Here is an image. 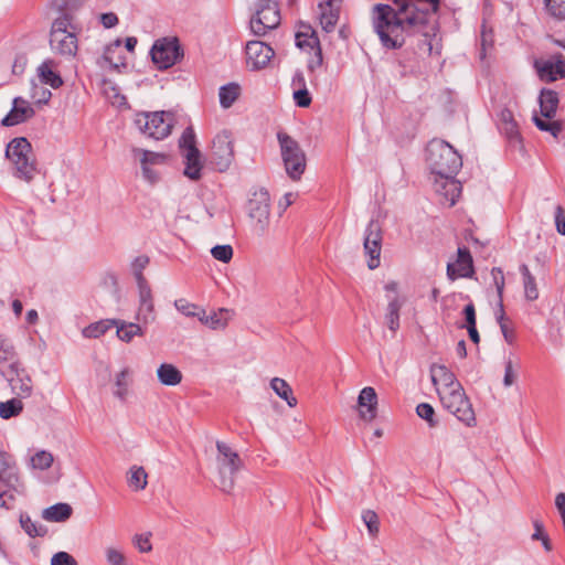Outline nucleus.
Wrapping results in <instances>:
<instances>
[{"label":"nucleus","mask_w":565,"mask_h":565,"mask_svg":"<svg viewBox=\"0 0 565 565\" xmlns=\"http://www.w3.org/2000/svg\"><path fill=\"white\" fill-rule=\"evenodd\" d=\"M440 2H392L377 3L372 12V25L386 50H397L405 44L407 35L420 33L418 49L431 55L440 54L437 23L430 21Z\"/></svg>","instance_id":"obj_1"},{"label":"nucleus","mask_w":565,"mask_h":565,"mask_svg":"<svg viewBox=\"0 0 565 565\" xmlns=\"http://www.w3.org/2000/svg\"><path fill=\"white\" fill-rule=\"evenodd\" d=\"M426 161L435 175L443 180V194L454 205L460 195L461 185L455 179L462 167L460 154L444 140H431L426 148Z\"/></svg>","instance_id":"obj_2"},{"label":"nucleus","mask_w":565,"mask_h":565,"mask_svg":"<svg viewBox=\"0 0 565 565\" xmlns=\"http://www.w3.org/2000/svg\"><path fill=\"white\" fill-rule=\"evenodd\" d=\"M14 358V348L2 341V377L7 381L12 395L26 398L32 394V380L26 370Z\"/></svg>","instance_id":"obj_3"},{"label":"nucleus","mask_w":565,"mask_h":565,"mask_svg":"<svg viewBox=\"0 0 565 565\" xmlns=\"http://www.w3.org/2000/svg\"><path fill=\"white\" fill-rule=\"evenodd\" d=\"M6 158L11 162L13 175L30 182L36 174L32 146L24 137L12 139L6 147Z\"/></svg>","instance_id":"obj_4"},{"label":"nucleus","mask_w":565,"mask_h":565,"mask_svg":"<svg viewBox=\"0 0 565 565\" xmlns=\"http://www.w3.org/2000/svg\"><path fill=\"white\" fill-rule=\"evenodd\" d=\"M2 508L13 509L25 497V486L19 477L13 458L2 451Z\"/></svg>","instance_id":"obj_5"},{"label":"nucleus","mask_w":565,"mask_h":565,"mask_svg":"<svg viewBox=\"0 0 565 565\" xmlns=\"http://www.w3.org/2000/svg\"><path fill=\"white\" fill-rule=\"evenodd\" d=\"M286 173L292 181L301 179L306 170V154L299 143L284 131L277 134Z\"/></svg>","instance_id":"obj_6"},{"label":"nucleus","mask_w":565,"mask_h":565,"mask_svg":"<svg viewBox=\"0 0 565 565\" xmlns=\"http://www.w3.org/2000/svg\"><path fill=\"white\" fill-rule=\"evenodd\" d=\"M443 406L451 413L458 420L468 427L477 424L476 414L472 404L467 396L462 385H457L444 395L438 392Z\"/></svg>","instance_id":"obj_7"},{"label":"nucleus","mask_w":565,"mask_h":565,"mask_svg":"<svg viewBox=\"0 0 565 565\" xmlns=\"http://www.w3.org/2000/svg\"><path fill=\"white\" fill-rule=\"evenodd\" d=\"M174 116L170 111H152L138 114L135 124L146 136L162 140L171 134Z\"/></svg>","instance_id":"obj_8"},{"label":"nucleus","mask_w":565,"mask_h":565,"mask_svg":"<svg viewBox=\"0 0 565 565\" xmlns=\"http://www.w3.org/2000/svg\"><path fill=\"white\" fill-rule=\"evenodd\" d=\"M216 448L218 451L220 489L230 493L234 488L235 475L241 469L242 460L238 454L223 441H216Z\"/></svg>","instance_id":"obj_9"},{"label":"nucleus","mask_w":565,"mask_h":565,"mask_svg":"<svg viewBox=\"0 0 565 565\" xmlns=\"http://www.w3.org/2000/svg\"><path fill=\"white\" fill-rule=\"evenodd\" d=\"M247 214L255 221L256 231L263 235L269 225L270 195L264 188L252 192L247 201Z\"/></svg>","instance_id":"obj_10"},{"label":"nucleus","mask_w":565,"mask_h":565,"mask_svg":"<svg viewBox=\"0 0 565 565\" xmlns=\"http://www.w3.org/2000/svg\"><path fill=\"white\" fill-rule=\"evenodd\" d=\"M280 20L278 2H265L250 18V32L258 38L265 36L268 31L276 29L280 24Z\"/></svg>","instance_id":"obj_11"},{"label":"nucleus","mask_w":565,"mask_h":565,"mask_svg":"<svg viewBox=\"0 0 565 565\" xmlns=\"http://www.w3.org/2000/svg\"><path fill=\"white\" fill-rule=\"evenodd\" d=\"M150 55L158 68L166 70L183 56V50L177 38H162L154 42Z\"/></svg>","instance_id":"obj_12"},{"label":"nucleus","mask_w":565,"mask_h":565,"mask_svg":"<svg viewBox=\"0 0 565 565\" xmlns=\"http://www.w3.org/2000/svg\"><path fill=\"white\" fill-rule=\"evenodd\" d=\"M234 160L233 139L230 131L217 134L213 141L210 153L211 164L220 172L226 171Z\"/></svg>","instance_id":"obj_13"},{"label":"nucleus","mask_w":565,"mask_h":565,"mask_svg":"<svg viewBox=\"0 0 565 565\" xmlns=\"http://www.w3.org/2000/svg\"><path fill=\"white\" fill-rule=\"evenodd\" d=\"M382 242V225L377 220H371L363 236L364 255L367 257V267L371 270L376 269L381 264Z\"/></svg>","instance_id":"obj_14"},{"label":"nucleus","mask_w":565,"mask_h":565,"mask_svg":"<svg viewBox=\"0 0 565 565\" xmlns=\"http://www.w3.org/2000/svg\"><path fill=\"white\" fill-rule=\"evenodd\" d=\"M246 65L252 71H260L268 66L275 55L274 49L259 40L247 41L245 45Z\"/></svg>","instance_id":"obj_15"},{"label":"nucleus","mask_w":565,"mask_h":565,"mask_svg":"<svg viewBox=\"0 0 565 565\" xmlns=\"http://www.w3.org/2000/svg\"><path fill=\"white\" fill-rule=\"evenodd\" d=\"M35 115L31 103L22 97H15L11 110L2 118V126H15L28 121Z\"/></svg>","instance_id":"obj_16"},{"label":"nucleus","mask_w":565,"mask_h":565,"mask_svg":"<svg viewBox=\"0 0 565 565\" xmlns=\"http://www.w3.org/2000/svg\"><path fill=\"white\" fill-rule=\"evenodd\" d=\"M50 45L54 53L64 57H74L77 53V36L74 32L57 33L50 36Z\"/></svg>","instance_id":"obj_17"},{"label":"nucleus","mask_w":565,"mask_h":565,"mask_svg":"<svg viewBox=\"0 0 565 565\" xmlns=\"http://www.w3.org/2000/svg\"><path fill=\"white\" fill-rule=\"evenodd\" d=\"M315 13L322 30L330 33L334 30L340 18L339 2H318Z\"/></svg>","instance_id":"obj_18"},{"label":"nucleus","mask_w":565,"mask_h":565,"mask_svg":"<svg viewBox=\"0 0 565 565\" xmlns=\"http://www.w3.org/2000/svg\"><path fill=\"white\" fill-rule=\"evenodd\" d=\"M457 264H448L447 276L454 280L457 277H471L473 275L472 257L467 247H459L457 250Z\"/></svg>","instance_id":"obj_19"},{"label":"nucleus","mask_w":565,"mask_h":565,"mask_svg":"<svg viewBox=\"0 0 565 565\" xmlns=\"http://www.w3.org/2000/svg\"><path fill=\"white\" fill-rule=\"evenodd\" d=\"M535 66L542 81L554 82L565 77V61L561 55L547 61L536 62Z\"/></svg>","instance_id":"obj_20"},{"label":"nucleus","mask_w":565,"mask_h":565,"mask_svg":"<svg viewBox=\"0 0 565 565\" xmlns=\"http://www.w3.org/2000/svg\"><path fill=\"white\" fill-rule=\"evenodd\" d=\"M139 289V308L138 319L145 324L150 323L154 320V306L151 288L147 282L138 284Z\"/></svg>","instance_id":"obj_21"},{"label":"nucleus","mask_w":565,"mask_h":565,"mask_svg":"<svg viewBox=\"0 0 565 565\" xmlns=\"http://www.w3.org/2000/svg\"><path fill=\"white\" fill-rule=\"evenodd\" d=\"M499 129L501 134L507 138L508 142L518 147L522 143L521 134L519 126L513 118V114L509 109H503L500 114Z\"/></svg>","instance_id":"obj_22"},{"label":"nucleus","mask_w":565,"mask_h":565,"mask_svg":"<svg viewBox=\"0 0 565 565\" xmlns=\"http://www.w3.org/2000/svg\"><path fill=\"white\" fill-rule=\"evenodd\" d=\"M360 415L365 420H373L376 417L377 394L371 386L364 387L358 397Z\"/></svg>","instance_id":"obj_23"},{"label":"nucleus","mask_w":565,"mask_h":565,"mask_svg":"<svg viewBox=\"0 0 565 565\" xmlns=\"http://www.w3.org/2000/svg\"><path fill=\"white\" fill-rule=\"evenodd\" d=\"M430 380L434 386H437L439 382H441L445 387L450 391L455 390L457 385H461L456 375L444 364H431L430 365Z\"/></svg>","instance_id":"obj_24"},{"label":"nucleus","mask_w":565,"mask_h":565,"mask_svg":"<svg viewBox=\"0 0 565 565\" xmlns=\"http://www.w3.org/2000/svg\"><path fill=\"white\" fill-rule=\"evenodd\" d=\"M56 63L47 58L38 66L36 73L41 83L56 89L63 85L61 75L55 71Z\"/></svg>","instance_id":"obj_25"},{"label":"nucleus","mask_w":565,"mask_h":565,"mask_svg":"<svg viewBox=\"0 0 565 565\" xmlns=\"http://www.w3.org/2000/svg\"><path fill=\"white\" fill-rule=\"evenodd\" d=\"M296 45L301 50L312 51L320 46V41L315 29L309 25L301 23L295 35Z\"/></svg>","instance_id":"obj_26"},{"label":"nucleus","mask_w":565,"mask_h":565,"mask_svg":"<svg viewBox=\"0 0 565 565\" xmlns=\"http://www.w3.org/2000/svg\"><path fill=\"white\" fill-rule=\"evenodd\" d=\"M184 175L189 179L196 181L201 179V152L199 149H191L190 151L184 152Z\"/></svg>","instance_id":"obj_27"},{"label":"nucleus","mask_w":565,"mask_h":565,"mask_svg":"<svg viewBox=\"0 0 565 565\" xmlns=\"http://www.w3.org/2000/svg\"><path fill=\"white\" fill-rule=\"evenodd\" d=\"M541 115L547 119H552L558 106V95L556 92L547 88L541 90L540 97Z\"/></svg>","instance_id":"obj_28"},{"label":"nucleus","mask_w":565,"mask_h":565,"mask_svg":"<svg viewBox=\"0 0 565 565\" xmlns=\"http://www.w3.org/2000/svg\"><path fill=\"white\" fill-rule=\"evenodd\" d=\"M157 376L159 382L167 386L179 385L183 379L181 371L171 363L160 364L157 370Z\"/></svg>","instance_id":"obj_29"},{"label":"nucleus","mask_w":565,"mask_h":565,"mask_svg":"<svg viewBox=\"0 0 565 565\" xmlns=\"http://www.w3.org/2000/svg\"><path fill=\"white\" fill-rule=\"evenodd\" d=\"M231 311L225 308L218 309V311L211 315H206L205 310H201L199 320L210 327L211 329H224L230 320Z\"/></svg>","instance_id":"obj_30"},{"label":"nucleus","mask_w":565,"mask_h":565,"mask_svg":"<svg viewBox=\"0 0 565 565\" xmlns=\"http://www.w3.org/2000/svg\"><path fill=\"white\" fill-rule=\"evenodd\" d=\"M73 509L68 503H56L42 511V518L49 522H65L71 518Z\"/></svg>","instance_id":"obj_31"},{"label":"nucleus","mask_w":565,"mask_h":565,"mask_svg":"<svg viewBox=\"0 0 565 565\" xmlns=\"http://www.w3.org/2000/svg\"><path fill=\"white\" fill-rule=\"evenodd\" d=\"M115 327L117 328V337L126 343H129L135 337H142L145 334L141 326L134 322L116 319Z\"/></svg>","instance_id":"obj_32"},{"label":"nucleus","mask_w":565,"mask_h":565,"mask_svg":"<svg viewBox=\"0 0 565 565\" xmlns=\"http://www.w3.org/2000/svg\"><path fill=\"white\" fill-rule=\"evenodd\" d=\"M132 383L131 371L128 367L121 370L115 379L114 395L120 401H126L129 386Z\"/></svg>","instance_id":"obj_33"},{"label":"nucleus","mask_w":565,"mask_h":565,"mask_svg":"<svg viewBox=\"0 0 565 565\" xmlns=\"http://www.w3.org/2000/svg\"><path fill=\"white\" fill-rule=\"evenodd\" d=\"M495 319L500 326V330L507 343L514 344L516 340L514 328L511 326L509 319L505 317L503 303H498V310L495 312Z\"/></svg>","instance_id":"obj_34"},{"label":"nucleus","mask_w":565,"mask_h":565,"mask_svg":"<svg viewBox=\"0 0 565 565\" xmlns=\"http://www.w3.org/2000/svg\"><path fill=\"white\" fill-rule=\"evenodd\" d=\"M270 387L281 399L286 401L290 407L297 405V398L294 396L290 385L284 379L274 377L270 381Z\"/></svg>","instance_id":"obj_35"},{"label":"nucleus","mask_w":565,"mask_h":565,"mask_svg":"<svg viewBox=\"0 0 565 565\" xmlns=\"http://www.w3.org/2000/svg\"><path fill=\"white\" fill-rule=\"evenodd\" d=\"M520 273L523 278L525 298L530 301L536 300L539 298V289L536 286L535 277L531 274L527 265L525 264L520 266Z\"/></svg>","instance_id":"obj_36"},{"label":"nucleus","mask_w":565,"mask_h":565,"mask_svg":"<svg viewBox=\"0 0 565 565\" xmlns=\"http://www.w3.org/2000/svg\"><path fill=\"white\" fill-rule=\"evenodd\" d=\"M241 95V86L237 83H228L220 88V104L223 108H230Z\"/></svg>","instance_id":"obj_37"},{"label":"nucleus","mask_w":565,"mask_h":565,"mask_svg":"<svg viewBox=\"0 0 565 565\" xmlns=\"http://www.w3.org/2000/svg\"><path fill=\"white\" fill-rule=\"evenodd\" d=\"M148 473L143 467L132 466L129 470L128 484L135 491L143 490L148 484Z\"/></svg>","instance_id":"obj_38"},{"label":"nucleus","mask_w":565,"mask_h":565,"mask_svg":"<svg viewBox=\"0 0 565 565\" xmlns=\"http://www.w3.org/2000/svg\"><path fill=\"white\" fill-rule=\"evenodd\" d=\"M401 307H402V302L397 298H394L387 305V312L385 315V319H386L388 329L394 333L399 328Z\"/></svg>","instance_id":"obj_39"},{"label":"nucleus","mask_w":565,"mask_h":565,"mask_svg":"<svg viewBox=\"0 0 565 565\" xmlns=\"http://www.w3.org/2000/svg\"><path fill=\"white\" fill-rule=\"evenodd\" d=\"M116 319H105L98 322L92 323L83 330L85 338H99L105 334L107 330L115 327Z\"/></svg>","instance_id":"obj_40"},{"label":"nucleus","mask_w":565,"mask_h":565,"mask_svg":"<svg viewBox=\"0 0 565 565\" xmlns=\"http://www.w3.org/2000/svg\"><path fill=\"white\" fill-rule=\"evenodd\" d=\"M19 521L21 527L30 537H42L47 533V529L44 525L36 524L35 522H33L26 513H21Z\"/></svg>","instance_id":"obj_41"},{"label":"nucleus","mask_w":565,"mask_h":565,"mask_svg":"<svg viewBox=\"0 0 565 565\" xmlns=\"http://www.w3.org/2000/svg\"><path fill=\"white\" fill-rule=\"evenodd\" d=\"M23 411L22 398L14 396L2 402V419L18 416Z\"/></svg>","instance_id":"obj_42"},{"label":"nucleus","mask_w":565,"mask_h":565,"mask_svg":"<svg viewBox=\"0 0 565 565\" xmlns=\"http://www.w3.org/2000/svg\"><path fill=\"white\" fill-rule=\"evenodd\" d=\"M149 262L150 259L147 255L137 256L131 262V270L137 281V285L147 282V279L145 278L142 271L148 266Z\"/></svg>","instance_id":"obj_43"},{"label":"nucleus","mask_w":565,"mask_h":565,"mask_svg":"<svg viewBox=\"0 0 565 565\" xmlns=\"http://www.w3.org/2000/svg\"><path fill=\"white\" fill-rule=\"evenodd\" d=\"M533 120H534L535 126L540 130L547 131V132H550L555 138L558 136V134L562 130V127H561L559 122L552 121L551 119H547V118H545L543 116L539 117V116L535 115L533 117Z\"/></svg>","instance_id":"obj_44"},{"label":"nucleus","mask_w":565,"mask_h":565,"mask_svg":"<svg viewBox=\"0 0 565 565\" xmlns=\"http://www.w3.org/2000/svg\"><path fill=\"white\" fill-rule=\"evenodd\" d=\"M53 455L45 450H40L31 457V465L34 469L46 470L53 463Z\"/></svg>","instance_id":"obj_45"},{"label":"nucleus","mask_w":565,"mask_h":565,"mask_svg":"<svg viewBox=\"0 0 565 565\" xmlns=\"http://www.w3.org/2000/svg\"><path fill=\"white\" fill-rule=\"evenodd\" d=\"M416 414L424 420H426L429 427H436L438 420L435 417V409L428 403H420L416 407Z\"/></svg>","instance_id":"obj_46"},{"label":"nucleus","mask_w":565,"mask_h":565,"mask_svg":"<svg viewBox=\"0 0 565 565\" xmlns=\"http://www.w3.org/2000/svg\"><path fill=\"white\" fill-rule=\"evenodd\" d=\"M174 307L179 312L184 315L185 317H196L199 318L201 315V308L196 305L189 302L186 299H177L174 301Z\"/></svg>","instance_id":"obj_47"},{"label":"nucleus","mask_w":565,"mask_h":565,"mask_svg":"<svg viewBox=\"0 0 565 565\" xmlns=\"http://www.w3.org/2000/svg\"><path fill=\"white\" fill-rule=\"evenodd\" d=\"M534 529H535V532L532 534V540H534V541L540 540L542 542L544 550L546 552H551L553 546H552L548 535L544 532L543 524L540 521L535 520Z\"/></svg>","instance_id":"obj_48"},{"label":"nucleus","mask_w":565,"mask_h":565,"mask_svg":"<svg viewBox=\"0 0 565 565\" xmlns=\"http://www.w3.org/2000/svg\"><path fill=\"white\" fill-rule=\"evenodd\" d=\"M179 147L184 151H190L192 148L198 149L195 146V134L192 127H186L179 140Z\"/></svg>","instance_id":"obj_49"},{"label":"nucleus","mask_w":565,"mask_h":565,"mask_svg":"<svg viewBox=\"0 0 565 565\" xmlns=\"http://www.w3.org/2000/svg\"><path fill=\"white\" fill-rule=\"evenodd\" d=\"M212 256L220 262L228 263L233 257L231 245H216L211 249Z\"/></svg>","instance_id":"obj_50"},{"label":"nucleus","mask_w":565,"mask_h":565,"mask_svg":"<svg viewBox=\"0 0 565 565\" xmlns=\"http://www.w3.org/2000/svg\"><path fill=\"white\" fill-rule=\"evenodd\" d=\"M491 276L493 279V284L497 288V294L499 301L498 303H503V290H504V275L501 268L493 267L491 270Z\"/></svg>","instance_id":"obj_51"},{"label":"nucleus","mask_w":565,"mask_h":565,"mask_svg":"<svg viewBox=\"0 0 565 565\" xmlns=\"http://www.w3.org/2000/svg\"><path fill=\"white\" fill-rule=\"evenodd\" d=\"M363 522L365 523L369 533L374 536L379 533V516L374 511L367 510L362 514Z\"/></svg>","instance_id":"obj_52"},{"label":"nucleus","mask_w":565,"mask_h":565,"mask_svg":"<svg viewBox=\"0 0 565 565\" xmlns=\"http://www.w3.org/2000/svg\"><path fill=\"white\" fill-rule=\"evenodd\" d=\"M142 154L140 161L141 164H161L167 160V156L159 152H152L148 150H139Z\"/></svg>","instance_id":"obj_53"},{"label":"nucleus","mask_w":565,"mask_h":565,"mask_svg":"<svg viewBox=\"0 0 565 565\" xmlns=\"http://www.w3.org/2000/svg\"><path fill=\"white\" fill-rule=\"evenodd\" d=\"M105 554L109 565H128L124 553L115 547L106 548Z\"/></svg>","instance_id":"obj_54"},{"label":"nucleus","mask_w":565,"mask_h":565,"mask_svg":"<svg viewBox=\"0 0 565 565\" xmlns=\"http://www.w3.org/2000/svg\"><path fill=\"white\" fill-rule=\"evenodd\" d=\"M70 25H71L70 18L66 14L61 18L55 19L54 22L52 23L50 36H53L54 34H57V33H70V31H68Z\"/></svg>","instance_id":"obj_55"},{"label":"nucleus","mask_w":565,"mask_h":565,"mask_svg":"<svg viewBox=\"0 0 565 565\" xmlns=\"http://www.w3.org/2000/svg\"><path fill=\"white\" fill-rule=\"evenodd\" d=\"M546 11L558 20L565 19V2H544Z\"/></svg>","instance_id":"obj_56"},{"label":"nucleus","mask_w":565,"mask_h":565,"mask_svg":"<svg viewBox=\"0 0 565 565\" xmlns=\"http://www.w3.org/2000/svg\"><path fill=\"white\" fill-rule=\"evenodd\" d=\"M294 100L299 107H309L311 104V96L308 88L294 90Z\"/></svg>","instance_id":"obj_57"},{"label":"nucleus","mask_w":565,"mask_h":565,"mask_svg":"<svg viewBox=\"0 0 565 565\" xmlns=\"http://www.w3.org/2000/svg\"><path fill=\"white\" fill-rule=\"evenodd\" d=\"M51 565H77V562L68 553L57 552L52 556Z\"/></svg>","instance_id":"obj_58"},{"label":"nucleus","mask_w":565,"mask_h":565,"mask_svg":"<svg viewBox=\"0 0 565 565\" xmlns=\"http://www.w3.org/2000/svg\"><path fill=\"white\" fill-rule=\"evenodd\" d=\"M516 373L513 369V363L511 359H508L504 364V377L503 385L505 387L512 386L515 383Z\"/></svg>","instance_id":"obj_59"},{"label":"nucleus","mask_w":565,"mask_h":565,"mask_svg":"<svg viewBox=\"0 0 565 565\" xmlns=\"http://www.w3.org/2000/svg\"><path fill=\"white\" fill-rule=\"evenodd\" d=\"M28 57L25 54H17L12 62V73L14 75H21L26 66Z\"/></svg>","instance_id":"obj_60"},{"label":"nucleus","mask_w":565,"mask_h":565,"mask_svg":"<svg viewBox=\"0 0 565 565\" xmlns=\"http://www.w3.org/2000/svg\"><path fill=\"white\" fill-rule=\"evenodd\" d=\"M555 223L557 232L565 235V213L561 205H557L555 209Z\"/></svg>","instance_id":"obj_61"},{"label":"nucleus","mask_w":565,"mask_h":565,"mask_svg":"<svg viewBox=\"0 0 565 565\" xmlns=\"http://www.w3.org/2000/svg\"><path fill=\"white\" fill-rule=\"evenodd\" d=\"M291 87L294 90L307 88V83H306L305 74L302 71L297 70L294 73L292 78H291Z\"/></svg>","instance_id":"obj_62"},{"label":"nucleus","mask_w":565,"mask_h":565,"mask_svg":"<svg viewBox=\"0 0 565 565\" xmlns=\"http://www.w3.org/2000/svg\"><path fill=\"white\" fill-rule=\"evenodd\" d=\"M135 543L141 553H148L152 550V545L149 541L148 536L145 535H136L135 536Z\"/></svg>","instance_id":"obj_63"},{"label":"nucleus","mask_w":565,"mask_h":565,"mask_svg":"<svg viewBox=\"0 0 565 565\" xmlns=\"http://www.w3.org/2000/svg\"><path fill=\"white\" fill-rule=\"evenodd\" d=\"M313 51H315V56L311 60H309V62H308V70L310 72H315L318 67H320L322 65V62H323L321 47H317Z\"/></svg>","instance_id":"obj_64"}]
</instances>
